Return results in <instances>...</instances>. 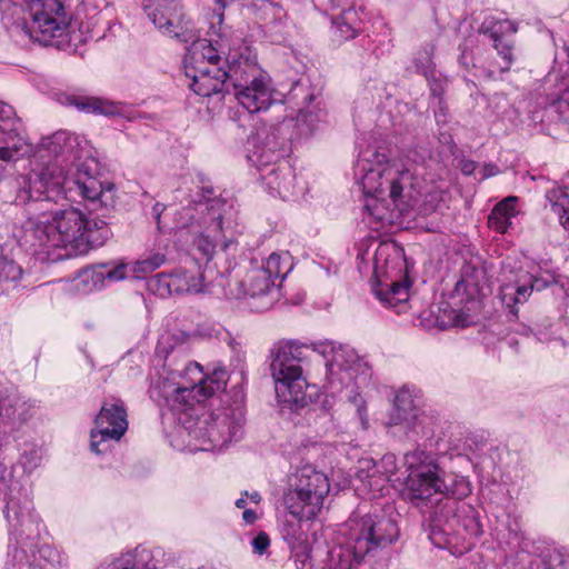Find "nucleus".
Returning <instances> with one entry per match:
<instances>
[{
	"instance_id": "19",
	"label": "nucleus",
	"mask_w": 569,
	"mask_h": 569,
	"mask_svg": "<svg viewBox=\"0 0 569 569\" xmlns=\"http://www.w3.org/2000/svg\"><path fill=\"white\" fill-rule=\"evenodd\" d=\"M410 281L406 278L401 281L379 283L375 289L377 298L387 307L395 308L400 312L409 300Z\"/></svg>"
},
{
	"instance_id": "50",
	"label": "nucleus",
	"mask_w": 569,
	"mask_h": 569,
	"mask_svg": "<svg viewBox=\"0 0 569 569\" xmlns=\"http://www.w3.org/2000/svg\"><path fill=\"white\" fill-rule=\"evenodd\" d=\"M227 425V418L223 417V418H217L216 420H213V425L211 426V430L217 427H221V426H226Z\"/></svg>"
},
{
	"instance_id": "30",
	"label": "nucleus",
	"mask_w": 569,
	"mask_h": 569,
	"mask_svg": "<svg viewBox=\"0 0 569 569\" xmlns=\"http://www.w3.org/2000/svg\"><path fill=\"white\" fill-rule=\"evenodd\" d=\"M22 278L21 266L7 256H0V283L6 288H16Z\"/></svg>"
},
{
	"instance_id": "2",
	"label": "nucleus",
	"mask_w": 569,
	"mask_h": 569,
	"mask_svg": "<svg viewBox=\"0 0 569 569\" xmlns=\"http://www.w3.org/2000/svg\"><path fill=\"white\" fill-rule=\"evenodd\" d=\"M2 22L44 46H69L74 17L67 0H1Z\"/></svg>"
},
{
	"instance_id": "4",
	"label": "nucleus",
	"mask_w": 569,
	"mask_h": 569,
	"mask_svg": "<svg viewBox=\"0 0 569 569\" xmlns=\"http://www.w3.org/2000/svg\"><path fill=\"white\" fill-rule=\"evenodd\" d=\"M312 348L298 340H280L272 349L271 371L276 381L278 397L284 402L297 406L307 403V379L303 377V366L307 365L315 352L325 355L332 345Z\"/></svg>"
},
{
	"instance_id": "3",
	"label": "nucleus",
	"mask_w": 569,
	"mask_h": 569,
	"mask_svg": "<svg viewBox=\"0 0 569 569\" xmlns=\"http://www.w3.org/2000/svg\"><path fill=\"white\" fill-rule=\"evenodd\" d=\"M413 181L415 174L409 161L392 158L378 162L361 179L363 193L372 198V202H366L365 209L378 221H383L387 219V209L381 201L389 198L399 212L403 213L410 207Z\"/></svg>"
},
{
	"instance_id": "7",
	"label": "nucleus",
	"mask_w": 569,
	"mask_h": 569,
	"mask_svg": "<svg viewBox=\"0 0 569 569\" xmlns=\"http://www.w3.org/2000/svg\"><path fill=\"white\" fill-rule=\"evenodd\" d=\"M342 533L359 556L382 549L398 539L397 522L382 513L352 515L342 527Z\"/></svg>"
},
{
	"instance_id": "6",
	"label": "nucleus",
	"mask_w": 569,
	"mask_h": 569,
	"mask_svg": "<svg viewBox=\"0 0 569 569\" xmlns=\"http://www.w3.org/2000/svg\"><path fill=\"white\" fill-rule=\"evenodd\" d=\"M68 188L69 191L76 190L84 200L94 202L102 194L101 182L88 172L78 171L72 180L62 176L61 170L53 164H49L40 172L33 174H21L14 178V188L17 196L14 201L19 204H26L31 200H39L49 190Z\"/></svg>"
},
{
	"instance_id": "11",
	"label": "nucleus",
	"mask_w": 569,
	"mask_h": 569,
	"mask_svg": "<svg viewBox=\"0 0 569 569\" xmlns=\"http://www.w3.org/2000/svg\"><path fill=\"white\" fill-rule=\"evenodd\" d=\"M96 429L91 431V450L102 452L99 446L111 439L119 441L128 429V415L123 400L120 398L106 399L94 419Z\"/></svg>"
},
{
	"instance_id": "31",
	"label": "nucleus",
	"mask_w": 569,
	"mask_h": 569,
	"mask_svg": "<svg viewBox=\"0 0 569 569\" xmlns=\"http://www.w3.org/2000/svg\"><path fill=\"white\" fill-rule=\"evenodd\" d=\"M31 502L26 501L22 507L17 499L11 498L6 507V517L10 523L22 526L26 521L32 520Z\"/></svg>"
},
{
	"instance_id": "43",
	"label": "nucleus",
	"mask_w": 569,
	"mask_h": 569,
	"mask_svg": "<svg viewBox=\"0 0 569 569\" xmlns=\"http://www.w3.org/2000/svg\"><path fill=\"white\" fill-rule=\"evenodd\" d=\"M164 209H166L164 204H162L160 202L154 203V206L152 207V214H153V217L156 219L158 229L160 231H161L160 217H161V213L163 212Z\"/></svg>"
},
{
	"instance_id": "35",
	"label": "nucleus",
	"mask_w": 569,
	"mask_h": 569,
	"mask_svg": "<svg viewBox=\"0 0 569 569\" xmlns=\"http://www.w3.org/2000/svg\"><path fill=\"white\" fill-rule=\"evenodd\" d=\"M533 290V277L529 273L523 276V283L519 284L516 289V303H522L528 300Z\"/></svg>"
},
{
	"instance_id": "5",
	"label": "nucleus",
	"mask_w": 569,
	"mask_h": 569,
	"mask_svg": "<svg viewBox=\"0 0 569 569\" xmlns=\"http://www.w3.org/2000/svg\"><path fill=\"white\" fill-rule=\"evenodd\" d=\"M227 382L228 372L224 369H214L211 375H204L198 363H190L180 381L164 380L159 393L171 411L186 413L224 390Z\"/></svg>"
},
{
	"instance_id": "32",
	"label": "nucleus",
	"mask_w": 569,
	"mask_h": 569,
	"mask_svg": "<svg viewBox=\"0 0 569 569\" xmlns=\"http://www.w3.org/2000/svg\"><path fill=\"white\" fill-rule=\"evenodd\" d=\"M480 309V302L476 298H470L466 306L461 309L460 313L457 315V319L453 325L467 327L475 322L471 313L478 312Z\"/></svg>"
},
{
	"instance_id": "12",
	"label": "nucleus",
	"mask_w": 569,
	"mask_h": 569,
	"mask_svg": "<svg viewBox=\"0 0 569 569\" xmlns=\"http://www.w3.org/2000/svg\"><path fill=\"white\" fill-rule=\"evenodd\" d=\"M149 286L161 297L173 293H198L203 290L204 276L201 267L191 262L189 267L178 268L170 273H158L151 279Z\"/></svg>"
},
{
	"instance_id": "54",
	"label": "nucleus",
	"mask_w": 569,
	"mask_h": 569,
	"mask_svg": "<svg viewBox=\"0 0 569 569\" xmlns=\"http://www.w3.org/2000/svg\"><path fill=\"white\" fill-rule=\"evenodd\" d=\"M456 505H457L456 502H451L450 505H449V503H446V505H445V508H446L448 511H450V512L452 511V512H453V511H456V508H455V506H456Z\"/></svg>"
},
{
	"instance_id": "47",
	"label": "nucleus",
	"mask_w": 569,
	"mask_h": 569,
	"mask_svg": "<svg viewBox=\"0 0 569 569\" xmlns=\"http://www.w3.org/2000/svg\"><path fill=\"white\" fill-rule=\"evenodd\" d=\"M358 415L361 419V423L362 426L366 428L367 427V423H368V420H367V410L365 407H359L358 408Z\"/></svg>"
},
{
	"instance_id": "39",
	"label": "nucleus",
	"mask_w": 569,
	"mask_h": 569,
	"mask_svg": "<svg viewBox=\"0 0 569 569\" xmlns=\"http://www.w3.org/2000/svg\"><path fill=\"white\" fill-rule=\"evenodd\" d=\"M128 266L126 263H119L111 268L104 273V278L111 281L123 280L127 277Z\"/></svg>"
},
{
	"instance_id": "46",
	"label": "nucleus",
	"mask_w": 569,
	"mask_h": 569,
	"mask_svg": "<svg viewBox=\"0 0 569 569\" xmlns=\"http://www.w3.org/2000/svg\"><path fill=\"white\" fill-rule=\"evenodd\" d=\"M67 133L64 132H57L52 136V143H61V142H66L67 140Z\"/></svg>"
},
{
	"instance_id": "45",
	"label": "nucleus",
	"mask_w": 569,
	"mask_h": 569,
	"mask_svg": "<svg viewBox=\"0 0 569 569\" xmlns=\"http://www.w3.org/2000/svg\"><path fill=\"white\" fill-rule=\"evenodd\" d=\"M476 169V163L471 160L465 161L461 170L465 174H471Z\"/></svg>"
},
{
	"instance_id": "41",
	"label": "nucleus",
	"mask_w": 569,
	"mask_h": 569,
	"mask_svg": "<svg viewBox=\"0 0 569 569\" xmlns=\"http://www.w3.org/2000/svg\"><path fill=\"white\" fill-rule=\"evenodd\" d=\"M553 565L555 569H569V555H563L561 552H558L553 557Z\"/></svg>"
},
{
	"instance_id": "49",
	"label": "nucleus",
	"mask_w": 569,
	"mask_h": 569,
	"mask_svg": "<svg viewBox=\"0 0 569 569\" xmlns=\"http://www.w3.org/2000/svg\"><path fill=\"white\" fill-rule=\"evenodd\" d=\"M253 503L258 505L261 501V496L259 492L253 491L252 493H244Z\"/></svg>"
},
{
	"instance_id": "40",
	"label": "nucleus",
	"mask_w": 569,
	"mask_h": 569,
	"mask_svg": "<svg viewBox=\"0 0 569 569\" xmlns=\"http://www.w3.org/2000/svg\"><path fill=\"white\" fill-rule=\"evenodd\" d=\"M230 1L231 0H214V4H216L214 14H216V19H217L218 23H222L223 18H224L223 11Z\"/></svg>"
},
{
	"instance_id": "58",
	"label": "nucleus",
	"mask_w": 569,
	"mask_h": 569,
	"mask_svg": "<svg viewBox=\"0 0 569 569\" xmlns=\"http://www.w3.org/2000/svg\"><path fill=\"white\" fill-rule=\"evenodd\" d=\"M452 540H453V537L451 539L448 540V543L451 545L452 543Z\"/></svg>"
},
{
	"instance_id": "9",
	"label": "nucleus",
	"mask_w": 569,
	"mask_h": 569,
	"mask_svg": "<svg viewBox=\"0 0 569 569\" xmlns=\"http://www.w3.org/2000/svg\"><path fill=\"white\" fill-rule=\"evenodd\" d=\"M405 459L409 471L405 486L411 499H428L443 492L445 480L430 455L416 450L407 453Z\"/></svg>"
},
{
	"instance_id": "48",
	"label": "nucleus",
	"mask_w": 569,
	"mask_h": 569,
	"mask_svg": "<svg viewBox=\"0 0 569 569\" xmlns=\"http://www.w3.org/2000/svg\"><path fill=\"white\" fill-rule=\"evenodd\" d=\"M485 170H486V173H485L486 177L493 176L499 171L498 167L496 164H488L485 167Z\"/></svg>"
},
{
	"instance_id": "10",
	"label": "nucleus",
	"mask_w": 569,
	"mask_h": 569,
	"mask_svg": "<svg viewBox=\"0 0 569 569\" xmlns=\"http://www.w3.org/2000/svg\"><path fill=\"white\" fill-rule=\"evenodd\" d=\"M142 8L148 19L163 34L183 42L193 37L191 20L174 0H143Z\"/></svg>"
},
{
	"instance_id": "42",
	"label": "nucleus",
	"mask_w": 569,
	"mask_h": 569,
	"mask_svg": "<svg viewBox=\"0 0 569 569\" xmlns=\"http://www.w3.org/2000/svg\"><path fill=\"white\" fill-rule=\"evenodd\" d=\"M98 16H99V12H94L93 16L90 18L91 21L89 23H87V26L83 22L80 23V31L82 34L90 33L93 30V28L99 22Z\"/></svg>"
},
{
	"instance_id": "36",
	"label": "nucleus",
	"mask_w": 569,
	"mask_h": 569,
	"mask_svg": "<svg viewBox=\"0 0 569 569\" xmlns=\"http://www.w3.org/2000/svg\"><path fill=\"white\" fill-rule=\"evenodd\" d=\"M194 247L201 253V256L203 258H206L207 261H209L212 258L213 253H214L216 244L209 238V236L199 234L194 239Z\"/></svg>"
},
{
	"instance_id": "14",
	"label": "nucleus",
	"mask_w": 569,
	"mask_h": 569,
	"mask_svg": "<svg viewBox=\"0 0 569 569\" xmlns=\"http://www.w3.org/2000/svg\"><path fill=\"white\" fill-rule=\"evenodd\" d=\"M236 98L250 113L267 110L272 102V90L266 77L253 78L249 83L234 84Z\"/></svg>"
},
{
	"instance_id": "15",
	"label": "nucleus",
	"mask_w": 569,
	"mask_h": 569,
	"mask_svg": "<svg viewBox=\"0 0 569 569\" xmlns=\"http://www.w3.org/2000/svg\"><path fill=\"white\" fill-rule=\"evenodd\" d=\"M186 76L192 80L193 92L202 97L221 92L227 80V71L216 64L186 68Z\"/></svg>"
},
{
	"instance_id": "38",
	"label": "nucleus",
	"mask_w": 569,
	"mask_h": 569,
	"mask_svg": "<svg viewBox=\"0 0 569 569\" xmlns=\"http://www.w3.org/2000/svg\"><path fill=\"white\" fill-rule=\"evenodd\" d=\"M270 546L269 536L261 531L252 540V547L254 552L262 555Z\"/></svg>"
},
{
	"instance_id": "37",
	"label": "nucleus",
	"mask_w": 569,
	"mask_h": 569,
	"mask_svg": "<svg viewBox=\"0 0 569 569\" xmlns=\"http://www.w3.org/2000/svg\"><path fill=\"white\" fill-rule=\"evenodd\" d=\"M460 528H462L463 531L468 530L466 522H460V516L453 513L451 518H448L446 520L442 531L448 536H450L451 533L461 535Z\"/></svg>"
},
{
	"instance_id": "13",
	"label": "nucleus",
	"mask_w": 569,
	"mask_h": 569,
	"mask_svg": "<svg viewBox=\"0 0 569 569\" xmlns=\"http://www.w3.org/2000/svg\"><path fill=\"white\" fill-rule=\"evenodd\" d=\"M13 108L0 101V160L16 161L28 150V143L17 128Z\"/></svg>"
},
{
	"instance_id": "8",
	"label": "nucleus",
	"mask_w": 569,
	"mask_h": 569,
	"mask_svg": "<svg viewBox=\"0 0 569 569\" xmlns=\"http://www.w3.org/2000/svg\"><path fill=\"white\" fill-rule=\"evenodd\" d=\"M330 490L328 477L312 466H305L297 473L295 489L284 497V503L293 517L311 520L318 516Z\"/></svg>"
},
{
	"instance_id": "57",
	"label": "nucleus",
	"mask_w": 569,
	"mask_h": 569,
	"mask_svg": "<svg viewBox=\"0 0 569 569\" xmlns=\"http://www.w3.org/2000/svg\"><path fill=\"white\" fill-rule=\"evenodd\" d=\"M83 8H84L86 11H89V4L88 3H84Z\"/></svg>"
},
{
	"instance_id": "22",
	"label": "nucleus",
	"mask_w": 569,
	"mask_h": 569,
	"mask_svg": "<svg viewBox=\"0 0 569 569\" xmlns=\"http://www.w3.org/2000/svg\"><path fill=\"white\" fill-rule=\"evenodd\" d=\"M397 460L391 453L385 455L373 463L372 473L369 475V486L373 491L381 492L390 478L397 472Z\"/></svg>"
},
{
	"instance_id": "21",
	"label": "nucleus",
	"mask_w": 569,
	"mask_h": 569,
	"mask_svg": "<svg viewBox=\"0 0 569 569\" xmlns=\"http://www.w3.org/2000/svg\"><path fill=\"white\" fill-rule=\"evenodd\" d=\"M517 198L509 196L498 202L488 217V226L499 233H506L511 226V219L516 217Z\"/></svg>"
},
{
	"instance_id": "27",
	"label": "nucleus",
	"mask_w": 569,
	"mask_h": 569,
	"mask_svg": "<svg viewBox=\"0 0 569 569\" xmlns=\"http://www.w3.org/2000/svg\"><path fill=\"white\" fill-rule=\"evenodd\" d=\"M552 211L559 216L560 222L569 230V189L566 187L552 188L547 193Z\"/></svg>"
},
{
	"instance_id": "24",
	"label": "nucleus",
	"mask_w": 569,
	"mask_h": 569,
	"mask_svg": "<svg viewBox=\"0 0 569 569\" xmlns=\"http://www.w3.org/2000/svg\"><path fill=\"white\" fill-rule=\"evenodd\" d=\"M70 103L78 110L88 113L114 116L120 112V108L116 103L94 97L74 96L70 99Z\"/></svg>"
},
{
	"instance_id": "28",
	"label": "nucleus",
	"mask_w": 569,
	"mask_h": 569,
	"mask_svg": "<svg viewBox=\"0 0 569 569\" xmlns=\"http://www.w3.org/2000/svg\"><path fill=\"white\" fill-rule=\"evenodd\" d=\"M274 280L261 267L251 270L244 280L247 293L251 297L266 295L274 287Z\"/></svg>"
},
{
	"instance_id": "56",
	"label": "nucleus",
	"mask_w": 569,
	"mask_h": 569,
	"mask_svg": "<svg viewBox=\"0 0 569 569\" xmlns=\"http://www.w3.org/2000/svg\"><path fill=\"white\" fill-rule=\"evenodd\" d=\"M234 433H232L231 431H229L228 433V439H230ZM223 440H227V438H224Z\"/></svg>"
},
{
	"instance_id": "29",
	"label": "nucleus",
	"mask_w": 569,
	"mask_h": 569,
	"mask_svg": "<svg viewBox=\"0 0 569 569\" xmlns=\"http://www.w3.org/2000/svg\"><path fill=\"white\" fill-rule=\"evenodd\" d=\"M276 281L284 279L292 269V262L288 253H271L261 267Z\"/></svg>"
},
{
	"instance_id": "33",
	"label": "nucleus",
	"mask_w": 569,
	"mask_h": 569,
	"mask_svg": "<svg viewBox=\"0 0 569 569\" xmlns=\"http://www.w3.org/2000/svg\"><path fill=\"white\" fill-rule=\"evenodd\" d=\"M164 256L156 253L147 259L140 260L134 266V271L150 273L164 263Z\"/></svg>"
},
{
	"instance_id": "52",
	"label": "nucleus",
	"mask_w": 569,
	"mask_h": 569,
	"mask_svg": "<svg viewBox=\"0 0 569 569\" xmlns=\"http://www.w3.org/2000/svg\"><path fill=\"white\" fill-rule=\"evenodd\" d=\"M246 505H247V501H246V499H244L243 497L239 498V499L236 501V507H237V508L242 509V508H244V507H246Z\"/></svg>"
},
{
	"instance_id": "25",
	"label": "nucleus",
	"mask_w": 569,
	"mask_h": 569,
	"mask_svg": "<svg viewBox=\"0 0 569 569\" xmlns=\"http://www.w3.org/2000/svg\"><path fill=\"white\" fill-rule=\"evenodd\" d=\"M221 57L218 50L207 40L199 41L191 50L186 68H198L199 66H219Z\"/></svg>"
},
{
	"instance_id": "26",
	"label": "nucleus",
	"mask_w": 569,
	"mask_h": 569,
	"mask_svg": "<svg viewBox=\"0 0 569 569\" xmlns=\"http://www.w3.org/2000/svg\"><path fill=\"white\" fill-rule=\"evenodd\" d=\"M337 31L341 39L348 40L357 36L360 30L361 19L355 8L343 10L335 20Z\"/></svg>"
},
{
	"instance_id": "20",
	"label": "nucleus",
	"mask_w": 569,
	"mask_h": 569,
	"mask_svg": "<svg viewBox=\"0 0 569 569\" xmlns=\"http://www.w3.org/2000/svg\"><path fill=\"white\" fill-rule=\"evenodd\" d=\"M366 556H359L352 543L345 541L329 551L328 569H360Z\"/></svg>"
},
{
	"instance_id": "55",
	"label": "nucleus",
	"mask_w": 569,
	"mask_h": 569,
	"mask_svg": "<svg viewBox=\"0 0 569 569\" xmlns=\"http://www.w3.org/2000/svg\"><path fill=\"white\" fill-rule=\"evenodd\" d=\"M563 106H566L569 109V101L568 100H561L560 101V107H563Z\"/></svg>"
},
{
	"instance_id": "18",
	"label": "nucleus",
	"mask_w": 569,
	"mask_h": 569,
	"mask_svg": "<svg viewBox=\"0 0 569 569\" xmlns=\"http://www.w3.org/2000/svg\"><path fill=\"white\" fill-rule=\"evenodd\" d=\"M159 555L163 556L161 549L136 548L112 560L107 569H158L156 557Z\"/></svg>"
},
{
	"instance_id": "16",
	"label": "nucleus",
	"mask_w": 569,
	"mask_h": 569,
	"mask_svg": "<svg viewBox=\"0 0 569 569\" xmlns=\"http://www.w3.org/2000/svg\"><path fill=\"white\" fill-rule=\"evenodd\" d=\"M482 27L490 32V37L495 42V48L497 49L498 54L502 58V63L497 68V71H499L500 73L509 71L513 62V46L511 43L502 42L501 36L505 33H516L517 24L508 19L500 21L487 19L483 22ZM495 73L496 69L489 67L488 70L486 71V77L488 79H493Z\"/></svg>"
},
{
	"instance_id": "23",
	"label": "nucleus",
	"mask_w": 569,
	"mask_h": 569,
	"mask_svg": "<svg viewBox=\"0 0 569 569\" xmlns=\"http://www.w3.org/2000/svg\"><path fill=\"white\" fill-rule=\"evenodd\" d=\"M258 64L249 58L240 57L239 59H232L229 62V69L227 71V79L233 80V86L237 83H249L253 78H262Z\"/></svg>"
},
{
	"instance_id": "34",
	"label": "nucleus",
	"mask_w": 569,
	"mask_h": 569,
	"mask_svg": "<svg viewBox=\"0 0 569 569\" xmlns=\"http://www.w3.org/2000/svg\"><path fill=\"white\" fill-rule=\"evenodd\" d=\"M395 407L400 419H407V412L413 409V401L408 391H400L395 398Z\"/></svg>"
},
{
	"instance_id": "1",
	"label": "nucleus",
	"mask_w": 569,
	"mask_h": 569,
	"mask_svg": "<svg viewBox=\"0 0 569 569\" xmlns=\"http://www.w3.org/2000/svg\"><path fill=\"white\" fill-rule=\"evenodd\" d=\"M110 237L106 221L89 220L82 211L74 207L43 212L36 219H29L24 238L31 247L40 248L48 253L52 249H63L67 257L88 253L92 248L100 247Z\"/></svg>"
},
{
	"instance_id": "17",
	"label": "nucleus",
	"mask_w": 569,
	"mask_h": 569,
	"mask_svg": "<svg viewBox=\"0 0 569 569\" xmlns=\"http://www.w3.org/2000/svg\"><path fill=\"white\" fill-rule=\"evenodd\" d=\"M261 177L267 188L281 198H288L295 189V169L289 160L281 159L273 167L261 169Z\"/></svg>"
},
{
	"instance_id": "53",
	"label": "nucleus",
	"mask_w": 569,
	"mask_h": 569,
	"mask_svg": "<svg viewBox=\"0 0 569 569\" xmlns=\"http://www.w3.org/2000/svg\"><path fill=\"white\" fill-rule=\"evenodd\" d=\"M216 229L221 231L222 230V218L221 217H218L217 218V221H216Z\"/></svg>"
},
{
	"instance_id": "44",
	"label": "nucleus",
	"mask_w": 569,
	"mask_h": 569,
	"mask_svg": "<svg viewBox=\"0 0 569 569\" xmlns=\"http://www.w3.org/2000/svg\"><path fill=\"white\" fill-rule=\"evenodd\" d=\"M242 519L246 523L252 525L258 519V517L254 510L246 509L242 513Z\"/></svg>"
},
{
	"instance_id": "51",
	"label": "nucleus",
	"mask_w": 569,
	"mask_h": 569,
	"mask_svg": "<svg viewBox=\"0 0 569 569\" xmlns=\"http://www.w3.org/2000/svg\"><path fill=\"white\" fill-rule=\"evenodd\" d=\"M467 286L465 281H458L455 288V292L459 295L462 290H466Z\"/></svg>"
}]
</instances>
